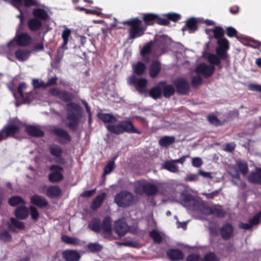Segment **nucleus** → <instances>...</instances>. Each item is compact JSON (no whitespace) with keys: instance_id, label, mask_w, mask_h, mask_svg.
Instances as JSON below:
<instances>
[{"instance_id":"nucleus-1","label":"nucleus","mask_w":261,"mask_h":261,"mask_svg":"<svg viewBox=\"0 0 261 261\" xmlns=\"http://www.w3.org/2000/svg\"><path fill=\"white\" fill-rule=\"evenodd\" d=\"M186 199L190 204L192 205L190 208L195 214L205 215L213 214L218 217H221L223 215V212L220 209L210 208L203 201L195 199L191 195L187 196Z\"/></svg>"},{"instance_id":"nucleus-2","label":"nucleus","mask_w":261,"mask_h":261,"mask_svg":"<svg viewBox=\"0 0 261 261\" xmlns=\"http://www.w3.org/2000/svg\"><path fill=\"white\" fill-rule=\"evenodd\" d=\"M67 111L68 116L66 124L71 129H75L78 125L79 117L81 114L80 107L76 103H70L67 106Z\"/></svg>"},{"instance_id":"nucleus-3","label":"nucleus","mask_w":261,"mask_h":261,"mask_svg":"<svg viewBox=\"0 0 261 261\" xmlns=\"http://www.w3.org/2000/svg\"><path fill=\"white\" fill-rule=\"evenodd\" d=\"M122 23L130 26L129 37L131 39L142 36L146 29V25H143L142 21L137 18L123 21Z\"/></svg>"},{"instance_id":"nucleus-4","label":"nucleus","mask_w":261,"mask_h":261,"mask_svg":"<svg viewBox=\"0 0 261 261\" xmlns=\"http://www.w3.org/2000/svg\"><path fill=\"white\" fill-rule=\"evenodd\" d=\"M158 186L154 183L146 180H139L135 184V191L136 194L153 195L158 191Z\"/></svg>"},{"instance_id":"nucleus-5","label":"nucleus","mask_w":261,"mask_h":261,"mask_svg":"<svg viewBox=\"0 0 261 261\" xmlns=\"http://www.w3.org/2000/svg\"><path fill=\"white\" fill-rule=\"evenodd\" d=\"M135 201L133 194L127 191H123L117 194L115 197V202L120 207H125L133 204Z\"/></svg>"},{"instance_id":"nucleus-6","label":"nucleus","mask_w":261,"mask_h":261,"mask_svg":"<svg viewBox=\"0 0 261 261\" xmlns=\"http://www.w3.org/2000/svg\"><path fill=\"white\" fill-rule=\"evenodd\" d=\"M22 124L17 118H14L10 122L8 125L5 126L0 132H3L4 139L8 137L12 136L17 133Z\"/></svg>"},{"instance_id":"nucleus-7","label":"nucleus","mask_w":261,"mask_h":261,"mask_svg":"<svg viewBox=\"0 0 261 261\" xmlns=\"http://www.w3.org/2000/svg\"><path fill=\"white\" fill-rule=\"evenodd\" d=\"M51 172L48 175V179L51 182H57L63 178V169L58 165H53L49 168Z\"/></svg>"},{"instance_id":"nucleus-8","label":"nucleus","mask_w":261,"mask_h":261,"mask_svg":"<svg viewBox=\"0 0 261 261\" xmlns=\"http://www.w3.org/2000/svg\"><path fill=\"white\" fill-rule=\"evenodd\" d=\"M217 43L219 46L216 48L217 55L219 56L221 60H226L227 58L226 51L229 48L228 41L226 38H223L219 39Z\"/></svg>"},{"instance_id":"nucleus-9","label":"nucleus","mask_w":261,"mask_h":261,"mask_svg":"<svg viewBox=\"0 0 261 261\" xmlns=\"http://www.w3.org/2000/svg\"><path fill=\"white\" fill-rule=\"evenodd\" d=\"M128 83L130 85H134L137 90L143 93L146 92V87L147 81L145 79H137L135 76H132L128 79Z\"/></svg>"},{"instance_id":"nucleus-10","label":"nucleus","mask_w":261,"mask_h":261,"mask_svg":"<svg viewBox=\"0 0 261 261\" xmlns=\"http://www.w3.org/2000/svg\"><path fill=\"white\" fill-rule=\"evenodd\" d=\"M14 39L17 45L22 47L28 46L32 41L31 36L27 33L17 34Z\"/></svg>"},{"instance_id":"nucleus-11","label":"nucleus","mask_w":261,"mask_h":261,"mask_svg":"<svg viewBox=\"0 0 261 261\" xmlns=\"http://www.w3.org/2000/svg\"><path fill=\"white\" fill-rule=\"evenodd\" d=\"M215 70L214 66L201 63L197 67L195 72L198 74H202L205 77H207L213 74Z\"/></svg>"},{"instance_id":"nucleus-12","label":"nucleus","mask_w":261,"mask_h":261,"mask_svg":"<svg viewBox=\"0 0 261 261\" xmlns=\"http://www.w3.org/2000/svg\"><path fill=\"white\" fill-rule=\"evenodd\" d=\"M50 153L55 157V161L61 164H64L65 162L64 159L62 157L63 150L61 147L57 145H51L49 147Z\"/></svg>"},{"instance_id":"nucleus-13","label":"nucleus","mask_w":261,"mask_h":261,"mask_svg":"<svg viewBox=\"0 0 261 261\" xmlns=\"http://www.w3.org/2000/svg\"><path fill=\"white\" fill-rule=\"evenodd\" d=\"M177 91L181 94H187L189 90L188 82L184 79H178L174 82Z\"/></svg>"},{"instance_id":"nucleus-14","label":"nucleus","mask_w":261,"mask_h":261,"mask_svg":"<svg viewBox=\"0 0 261 261\" xmlns=\"http://www.w3.org/2000/svg\"><path fill=\"white\" fill-rule=\"evenodd\" d=\"M114 228L116 233L120 236H124L129 230L128 225L121 220L115 222Z\"/></svg>"},{"instance_id":"nucleus-15","label":"nucleus","mask_w":261,"mask_h":261,"mask_svg":"<svg viewBox=\"0 0 261 261\" xmlns=\"http://www.w3.org/2000/svg\"><path fill=\"white\" fill-rule=\"evenodd\" d=\"M11 3L14 7L24 6L29 7L39 5L38 0H12Z\"/></svg>"},{"instance_id":"nucleus-16","label":"nucleus","mask_w":261,"mask_h":261,"mask_svg":"<svg viewBox=\"0 0 261 261\" xmlns=\"http://www.w3.org/2000/svg\"><path fill=\"white\" fill-rule=\"evenodd\" d=\"M122 133L124 132L140 134V132L136 129L130 121H122L120 122Z\"/></svg>"},{"instance_id":"nucleus-17","label":"nucleus","mask_w":261,"mask_h":261,"mask_svg":"<svg viewBox=\"0 0 261 261\" xmlns=\"http://www.w3.org/2000/svg\"><path fill=\"white\" fill-rule=\"evenodd\" d=\"M261 220V212L250 219L248 223H241L240 227L244 229H249L253 226L258 224Z\"/></svg>"},{"instance_id":"nucleus-18","label":"nucleus","mask_w":261,"mask_h":261,"mask_svg":"<svg viewBox=\"0 0 261 261\" xmlns=\"http://www.w3.org/2000/svg\"><path fill=\"white\" fill-rule=\"evenodd\" d=\"M16 44L14 39H13L5 46V52L7 54L8 58L10 60H11V57H13L15 51H16Z\"/></svg>"},{"instance_id":"nucleus-19","label":"nucleus","mask_w":261,"mask_h":261,"mask_svg":"<svg viewBox=\"0 0 261 261\" xmlns=\"http://www.w3.org/2000/svg\"><path fill=\"white\" fill-rule=\"evenodd\" d=\"M62 193L61 189L58 186H52L49 187L46 191V195L51 198H57L61 196Z\"/></svg>"},{"instance_id":"nucleus-20","label":"nucleus","mask_w":261,"mask_h":261,"mask_svg":"<svg viewBox=\"0 0 261 261\" xmlns=\"http://www.w3.org/2000/svg\"><path fill=\"white\" fill-rule=\"evenodd\" d=\"M42 26V22L36 18H32L28 22L29 29L33 32L39 30Z\"/></svg>"},{"instance_id":"nucleus-21","label":"nucleus","mask_w":261,"mask_h":261,"mask_svg":"<svg viewBox=\"0 0 261 261\" xmlns=\"http://www.w3.org/2000/svg\"><path fill=\"white\" fill-rule=\"evenodd\" d=\"M197 29V21L195 18H192L186 22V25L182 28L183 32L188 30L190 33H194Z\"/></svg>"},{"instance_id":"nucleus-22","label":"nucleus","mask_w":261,"mask_h":261,"mask_svg":"<svg viewBox=\"0 0 261 261\" xmlns=\"http://www.w3.org/2000/svg\"><path fill=\"white\" fill-rule=\"evenodd\" d=\"M97 117L105 123H115L117 121V118L112 114L98 113Z\"/></svg>"},{"instance_id":"nucleus-23","label":"nucleus","mask_w":261,"mask_h":261,"mask_svg":"<svg viewBox=\"0 0 261 261\" xmlns=\"http://www.w3.org/2000/svg\"><path fill=\"white\" fill-rule=\"evenodd\" d=\"M63 257L68 261H77L79 259V253L74 250H67L63 252Z\"/></svg>"},{"instance_id":"nucleus-24","label":"nucleus","mask_w":261,"mask_h":261,"mask_svg":"<svg viewBox=\"0 0 261 261\" xmlns=\"http://www.w3.org/2000/svg\"><path fill=\"white\" fill-rule=\"evenodd\" d=\"M31 202L32 204L40 207H43L47 205L46 199L42 196L38 195L32 196L31 198Z\"/></svg>"},{"instance_id":"nucleus-25","label":"nucleus","mask_w":261,"mask_h":261,"mask_svg":"<svg viewBox=\"0 0 261 261\" xmlns=\"http://www.w3.org/2000/svg\"><path fill=\"white\" fill-rule=\"evenodd\" d=\"M167 253L168 257L172 260L182 259L184 257L182 252L178 249H170Z\"/></svg>"},{"instance_id":"nucleus-26","label":"nucleus","mask_w":261,"mask_h":261,"mask_svg":"<svg viewBox=\"0 0 261 261\" xmlns=\"http://www.w3.org/2000/svg\"><path fill=\"white\" fill-rule=\"evenodd\" d=\"M31 51L23 49H19L15 52L16 58L20 61H24L28 60L30 56Z\"/></svg>"},{"instance_id":"nucleus-27","label":"nucleus","mask_w":261,"mask_h":261,"mask_svg":"<svg viewBox=\"0 0 261 261\" xmlns=\"http://www.w3.org/2000/svg\"><path fill=\"white\" fill-rule=\"evenodd\" d=\"M162 168L166 169L172 173H177L179 172L178 167L173 160L165 162L162 165Z\"/></svg>"},{"instance_id":"nucleus-28","label":"nucleus","mask_w":261,"mask_h":261,"mask_svg":"<svg viewBox=\"0 0 261 261\" xmlns=\"http://www.w3.org/2000/svg\"><path fill=\"white\" fill-rule=\"evenodd\" d=\"M163 82L159 83L149 91V95L154 99L159 98L162 93Z\"/></svg>"},{"instance_id":"nucleus-29","label":"nucleus","mask_w":261,"mask_h":261,"mask_svg":"<svg viewBox=\"0 0 261 261\" xmlns=\"http://www.w3.org/2000/svg\"><path fill=\"white\" fill-rule=\"evenodd\" d=\"M32 14L34 18L40 19L43 20H46L48 18L47 12L42 8L34 9Z\"/></svg>"},{"instance_id":"nucleus-30","label":"nucleus","mask_w":261,"mask_h":261,"mask_svg":"<svg viewBox=\"0 0 261 261\" xmlns=\"http://www.w3.org/2000/svg\"><path fill=\"white\" fill-rule=\"evenodd\" d=\"M233 228L229 224H224L221 229V233L223 239H227L232 234Z\"/></svg>"},{"instance_id":"nucleus-31","label":"nucleus","mask_w":261,"mask_h":261,"mask_svg":"<svg viewBox=\"0 0 261 261\" xmlns=\"http://www.w3.org/2000/svg\"><path fill=\"white\" fill-rule=\"evenodd\" d=\"M15 216L19 219H24L29 216V210L24 206L18 207L15 210Z\"/></svg>"},{"instance_id":"nucleus-32","label":"nucleus","mask_w":261,"mask_h":261,"mask_svg":"<svg viewBox=\"0 0 261 261\" xmlns=\"http://www.w3.org/2000/svg\"><path fill=\"white\" fill-rule=\"evenodd\" d=\"M161 70L160 63L158 61H154L151 64L149 72L151 77H155L159 74Z\"/></svg>"},{"instance_id":"nucleus-33","label":"nucleus","mask_w":261,"mask_h":261,"mask_svg":"<svg viewBox=\"0 0 261 261\" xmlns=\"http://www.w3.org/2000/svg\"><path fill=\"white\" fill-rule=\"evenodd\" d=\"M25 130L31 136L41 137L44 135L43 132L37 126H28L26 127Z\"/></svg>"},{"instance_id":"nucleus-34","label":"nucleus","mask_w":261,"mask_h":261,"mask_svg":"<svg viewBox=\"0 0 261 261\" xmlns=\"http://www.w3.org/2000/svg\"><path fill=\"white\" fill-rule=\"evenodd\" d=\"M106 196V195L105 193H102L98 195L93 200V201L91 206V208L95 210L100 207L103 202Z\"/></svg>"},{"instance_id":"nucleus-35","label":"nucleus","mask_w":261,"mask_h":261,"mask_svg":"<svg viewBox=\"0 0 261 261\" xmlns=\"http://www.w3.org/2000/svg\"><path fill=\"white\" fill-rule=\"evenodd\" d=\"M71 31L68 28H66L63 30L62 33V38L63 40L61 48L64 50L67 49V45L68 44L69 38L71 36Z\"/></svg>"},{"instance_id":"nucleus-36","label":"nucleus","mask_w":261,"mask_h":261,"mask_svg":"<svg viewBox=\"0 0 261 261\" xmlns=\"http://www.w3.org/2000/svg\"><path fill=\"white\" fill-rule=\"evenodd\" d=\"M175 92V89L172 85H167L166 83L163 82L162 92L165 97H169L172 96Z\"/></svg>"},{"instance_id":"nucleus-37","label":"nucleus","mask_w":261,"mask_h":261,"mask_svg":"<svg viewBox=\"0 0 261 261\" xmlns=\"http://www.w3.org/2000/svg\"><path fill=\"white\" fill-rule=\"evenodd\" d=\"M248 180L250 182L254 184H261V171L257 169L256 172L252 173L248 176Z\"/></svg>"},{"instance_id":"nucleus-38","label":"nucleus","mask_w":261,"mask_h":261,"mask_svg":"<svg viewBox=\"0 0 261 261\" xmlns=\"http://www.w3.org/2000/svg\"><path fill=\"white\" fill-rule=\"evenodd\" d=\"M205 58L207 59L208 62L212 64L211 65H219L221 63V59L219 56L214 54L207 53L205 55Z\"/></svg>"},{"instance_id":"nucleus-39","label":"nucleus","mask_w":261,"mask_h":261,"mask_svg":"<svg viewBox=\"0 0 261 261\" xmlns=\"http://www.w3.org/2000/svg\"><path fill=\"white\" fill-rule=\"evenodd\" d=\"M53 132L57 136L60 137L63 140L69 141L70 140V137L66 131L63 129L55 128L53 129Z\"/></svg>"},{"instance_id":"nucleus-40","label":"nucleus","mask_w":261,"mask_h":261,"mask_svg":"<svg viewBox=\"0 0 261 261\" xmlns=\"http://www.w3.org/2000/svg\"><path fill=\"white\" fill-rule=\"evenodd\" d=\"M53 132L57 136L60 137L63 140L69 141L70 140V137L66 131L63 129L55 128L53 129Z\"/></svg>"},{"instance_id":"nucleus-41","label":"nucleus","mask_w":261,"mask_h":261,"mask_svg":"<svg viewBox=\"0 0 261 261\" xmlns=\"http://www.w3.org/2000/svg\"><path fill=\"white\" fill-rule=\"evenodd\" d=\"M175 141L174 137L165 136L159 141V144L162 146L167 147L172 144Z\"/></svg>"},{"instance_id":"nucleus-42","label":"nucleus","mask_w":261,"mask_h":261,"mask_svg":"<svg viewBox=\"0 0 261 261\" xmlns=\"http://www.w3.org/2000/svg\"><path fill=\"white\" fill-rule=\"evenodd\" d=\"M133 67L135 73L138 75L142 74L146 69V66L141 62L134 65Z\"/></svg>"},{"instance_id":"nucleus-43","label":"nucleus","mask_w":261,"mask_h":261,"mask_svg":"<svg viewBox=\"0 0 261 261\" xmlns=\"http://www.w3.org/2000/svg\"><path fill=\"white\" fill-rule=\"evenodd\" d=\"M107 233H110L111 231V220L110 218H106L101 226V230Z\"/></svg>"},{"instance_id":"nucleus-44","label":"nucleus","mask_w":261,"mask_h":261,"mask_svg":"<svg viewBox=\"0 0 261 261\" xmlns=\"http://www.w3.org/2000/svg\"><path fill=\"white\" fill-rule=\"evenodd\" d=\"M158 15L153 14H146L144 15L143 20L146 23V27L152 24L154 21H157Z\"/></svg>"},{"instance_id":"nucleus-45","label":"nucleus","mask_w":261,"mask_h":261,"mask_svg":"<svg viewBox=\"0 0 261 261\" xmlns=\"http://www.w3.org/2000/svg\"><path fill=\"white\" fill-rule=\"evenodd\" d=\"M9 227L11 229H13L14 228L21 229L24 228V225L23 222L19 221L15 218H12L10 220V223L9 224Z\"/></svg>"},{"instance_id":"nucleus-46","label":"nucleus","mask_w":261,"mask_h":261,"mask_svg":"<svg viewBox=\"0 0 261 261\" xmlns=\"http://www.w3.org/2000/svg\"><path fill=\"white\" fill-rule=\"evenodd\" d=\"M89 227L92 230L99 232L101 230L100 222L98 219H93L89 223Z\"/></svg>"},{"instance_id":"nucleus-47","label":"nucleus","mask_w":261,"mask_h":261,"mask_svg":"<svg viewBox=\"0 0 261 261\" xmlns=\"http://www.w3.org/2000/svg\"><path fill=\"white\" fill-rule=\"evenodd\" d=\"M107 129L111 133L119 135L122 134L120 123L117 125H109L107 126Z\"/></svg>"},{"instance_id":"nucleus-48","label":"nucleus","mask_w":261,"mask_h":261,"mask_svg":"<svg viewBox=\"0 0 261 261\" xmlns=\"http://www.w3.org/2000/svg\"><path fill=\"white\" fill-rule=\"evenodd\" d=\"M213 34L214 37L218 40L223 38V36L224 34V31L223 29L220 27H216L215 29L213 30Z\"/></svg>"},{"instance_id":"nucleus-49","label":"nucleus","mask_w":261,"mask_h":261,"mask_svg":"<svg viewBox=\"0 0 261 261\" xmlns=\"http://www.w3.org/2000/svg\"><path fill=\"white\" fill-rule=\"evenodd\" d=\"M9 203L12 206H16L19 204H25L24 200L19 196H13L9 200Z\"/></svg>"},{"instance_id":"nucleus-50","label":"nucleus","mask_w":261,"mask_h":261,"mask_svg":"<svg viewBox=\"0 0 261 261\" xmlns=\"http://www.w3.org/2000/svg\"><path fill=\"white\" fill-rule=\"evenodd\" d=\"M237 165L242 172L244 175H246L248 172V166L245 162L242 161H238L237 162Z\"/></svg>"},{"instance_id":"nucleus-51","label":"nucleus","mask_w":261,"mask_h":261,"mask_svg":"<svg viewBox=\"0 0 261 261\" xmlns=\"http://www.w3.org/2000/svg\"><path fill=\"white\" fill-rule=\"evenodd\" d=\"M62 240L68 244H73V245H77L79 244V240L75 238L68 237L67 236H63L62 237Z\"/></svg>"},{"instance_id":"nucleus-52","label":"nucleus","mask_w":261,"mask_h":261,"mask_svg":"<svg viewBox=\"0 0 261 261\" xmlns=\"http://www.w3.org/2000/svg\"><path fill=\"white\" fill-rule=\"evenodd\" d=\"M150 237L156 243H160L162 240V237L160 234L156 230H152L150 233Z\"/></svg>"},{"instance_id":"nucleus-53","label":"nucleus","mask_w":261,"mask_h":261,"mask_svg":"<svg viewBox=\"0 0 261 261\" xmlns=\"http://www.w3.org/2000/svg\"><path fill=\"white\" fill-rule=\"evenodd\" d=\"M114 168V161H110L106 166L103 175L109 174Z\"/></svg>"},{"instance_id":"nucleus-54","label":"nucleus","mask_w":261,"mask_h":261,"mask_svg":"<svg viewBox=\"0 0 261 261\" xmlns=\"http://www.w3.org/2000/svg\"><path fill=\"white\" fill-rule=\"evenodd\" d=\"M88 249L92 252L98 251L101 250V246L98 243H90L88 245Z\"/></svg>"},{"instance_id":"nucleus-55","label":"nucleus","mask_w":261,"mask_h":261,"mask_svg":"<svg viewBox=\"0 0 261 261\" xmlns=\"http://www.w3.org/2000/svg\"><path fill=\"white\" fill-rule=\"evenodd\" d=\"M201 83L202 79L199 75L193 77L191 82L192 85L195 87L199 86L201 84Z\"/></svg>"},{"instance_id":"nucleus-56","label":"nucleus","mask_w":261,"mask_h":261,"mask_svg":"<svg viewBox=\"0 0 261 261\" xmlns=\"http://www.w3.org/2000/svg\"><path fill=\"white\" fill-rule=\"evenodd\" d=\"M33 85L35 88H38L40 87L46 88V85L45 83L42 81H39L38 79L33 80Z\"/></svg>"},{"instance_id":"nucleus-57","label":"nucleus","mask_w":261,"mask_h":261,"mask_svg":"<svg viewBox=\"0 0 261 261\" xmlns=\"http://www.w3.org/2000/svg\"><path fill=\"white\" fill-rule=\"evenodd\" d=\"M166 16L169 19H170L173 21H176L179 20L180 18V15L175 13H169L166 14Z\"/></svg>"},{"instance_id":"nucleus-58","label":"nucleus","mask_w":261,"mask_h":261,"mask_svg":"<svg viewBox=\"0 0 261 261\" xmlns=\"http://www.w3.org/2000/svg\"><path fill=\"white\" fill-rule=\"evenodd\" d=\"M30 209L32 219L35 220H37L39 217V213L37 208L34 206H31Z\"/></svg>"},{"instance_id":"nucleus-59","label":"nucleus","mask_w":261,"mask_h":261,"mask_svg":"<svg viewBox=\"0 0 261 261\" xmlns=\"http://www.w3.org/2000/svg\"><path fill=\"white\" fill-rule=\"evenodd\" d=\"M59 98L65 101H67L70 99L71 95L68 92L66 91H61Z\"/></svg>"},{"instance_id":"nucleus-60","label":"nucleus","mask_w":261,"mask_h":261,"mask_svg":"<svg viewBox=\"0 0 261 261\" xmlns=\"http://www.w3.org/2000/svg\"><path fill=\"white\" fill-rule=\"evenodd\" d=\"M0 239L4 241L7 242L10 241L11 236L8 231H4L0 233Z\"/></svg>"},{"instance_id":"nucleus-61","label":"nucleus","mask_w":261,"mask_h":261,"mask_svg":"<svg viewBox=\"0 0 261 261\" xmlns=\"http://www.w3.org/2000/svg\"><path fill=\"white\" fill-rule=\"evenodd\" d=\"M221 190V189H219L211 193H203L202 194L205 195L207 199H213L218 195Z\"/></svg>"},{"instance_id":"nucleus-62","label":"nucleus","mask_w":261,"mask_h":261,"mask_svg":"<svg viewBox=\"0 0 261 261\" xmlns=\"http://www.w3.org/2000/svg\"><path fill=\"white\" fill-rule=\"evenodd\" d=\"M192 165L196 168L200 167L202 164V161L200 158H194L192 159Z\"/></svg>"},{"instance_id":"nucleus-63","label":"nucleus","mask_w":261,"mask_h":261,"mask_svg":"<svg viewBox=\"0 0 261 261\" xmlns=\"http://www.w3.org/2000/svg\"><path fill=\"white\" fill-rule=\"evenodd\" d=\"M27 88V85L24 83H21L19 84V87L18 88V92L20 95L22 97H24V90H25Z\"/></svg>"},{"instance_id":"nucleus-64","label":"nucleus","mask_w":261,"mask_h":261,"mask_svg":"<svg viewBox=\"0 0 261 261\" xmlns=\"http://www.w3.org/2000/svg\"><path fill=\"white\" fill-rule=\"evenodd\" d=\"M203 261H217V259L215 254L210 253L205 256Z\"/></svg>"}]
</instances>
